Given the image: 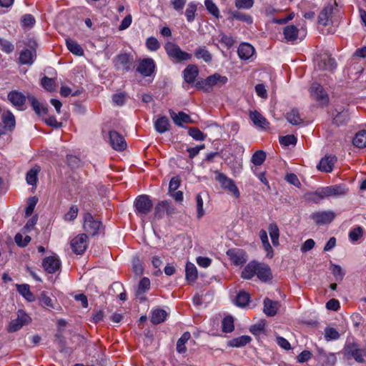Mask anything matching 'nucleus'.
Here are the masks:
<instances>
[{
  "instance_id": "1",
  "label": "nucleus",
  "mask_w": 366,
  "mask_h": 366,
  "mask_svg": "<svg viewBox=\"0 0 366 366\" xmlns=\"http://www.w3.org/2000/svg\"><path fill=\"white\" fill-rule=\"evenodd\" d=\"M164 49L168 57L175 63L189 61L192 58V54L182 50L180 46L173 41H167L164 44Z\"/></svg>"
},
{
  "instance_id": "2",
  "label": "nucleus",
  "mask_w": 366,
  "mask_h": 366,
  "mask_svg": "<svg viewBox=\"0 0 366 366\" xmlns=\"http://www.w3.org/2000/svg\"><path fill=\"white\" fill-rule=\"evenodd\" d=\"M83 218V229L85 234L91 236L97 235L102 229V222L95 219L89 212H86Z\"/></svg>"
},
{
  "instance_id": "3",
  "label": "nucleus",
  "mask_w": 366,
  "mask_h": 366,
  "mask_svg": "<svg viewBox=\"0 0 366 366\" xmlns=\"http://www.w3.org/2000/svg\"><path fill=\"white\" fill-rule=\"evenodd\" d=\"M135 212L137 216L145 217L152 209L153 204L149 196H138L134 201Z\"/></svg>"
},
{
  "instance_id": "4",
  "label": "nucleus",
  "mask_w": 366,
  "mask_h": 366,
  "mask_svg": "<svg viewBox=\"0 0 366 366\" xmlns=\"http://www.w3.org/2000/svg\"><path fill=\"white\" fill-rule=\"evenodd\" d=\"M215 180L217 181L222 189L228 190L231 192L235 198H239L240 197V192L238 187L236 186L234 181L224 174L220 172L218 170L214 171Z\"/></svg>"
},
{
  "instance_id": "5",
  "label": "nucleus",
  "mask_w": 366,
  "mask_h": 366,
  "mask_svg": "<svg viewBox=\"0 0 366 366\" xmlns=\"http://www.w3.org/2000/svg\"><path fill=\"white\" fill-rule=\"evenodd\" d=\"M113 63L117 70L127 72L132 70L134 59L129 54H120L114 59Z\"/></svg>"
},
{
  "instance_id": "6",
  "label": "nucleus",
  "mask_w": 366,
  "mask_h": 366,
  "mask_svg": "<svg viewBox=\"0 0 366 366\" xmlns=\"http://www.w3.org/2000/svg\"><path fill=\"white\" fill-rule=\"evenodd\" d=\"M31 317L23 310H19L17 317L10 322L7 330L9 332H14L19 330L24 325L31 322Z\"/></svg>"
},
{
  "instance_id": "7",
  "label": "nucleus",
  "mask_w": 366,
  "mask_h": 366,
  "mask_svg": "<svg viewBox=\"0 0 366 366\" xmlns=\"http://www.w3.org/2000/svg\"><path fill=\"white\" fill-rule=\"evenodd\" d=\"M336 7V1L328 3L320 11L318 16V23L322 26H328L332 24L333 11Z\"/></svg>"
},
{
  "instance_id": "8",
  "label": "nucleus",
  "mask_w": 366,
  "mask_h": 366,
  "mask_svg": "<svg viewBox=\"0 0 366 366\" xmlns=\"http://www.w3.org/2000/svg\"><path fill=\"white\" fill-rule=\"evenodd\" d=\"M88 236L86 234H80L74 237L70 242L72 251L76 254H82L88 247Z\"/></svg>"
},
{
  "instance_id": "9",
  "label": "nucleus",
  "mask_w": 366,
  "mask_h": 366,
  "mask_svg": "<svg viewBox=\"0 0 366 366\" xmlns=\"http://www.w3.org/2000/svg\"><path fill=\"white\" fill-rule=\"evenodd\" d=\"M345 355L353 357L358 362H363L366 357V351L359 347L356 343H348L345 347Z\"/></svg>"
},
{
  "instance_id": "10",
  "label": "nucleus",
  "mask_w": 366,
  "mask_h": 366,
  "mask_svg": "<svg viewBox=\"0 0 366 366\" xmlns=\"http://www.w3.org/2000/svg\"><path fill=\"white\" fill-rule=\"evenodd\" d=\"M312 97L322 105H326L329 102V97L322 85L315 82L310 87Z\"/></svg>"
},
{
  "instance_id": "11",
  "label": "nucleus",
  "mask_w": 366,
  "mask_h": 366,
  "mask_svg": "<svg viewBox=\"0 0 366 366\" xmlns=\"http://www.w3.org/2000/svg\"><path fill=\"white\" fill-rule=\"evenodd\" d=\"M317 65L316 67L319 70L322 71H333L337 64L334 58L327 54H324L318 56L316 59Z\"/></svg>"
},
{
  "instance_id": "12",
  "label": "nucleus",
  "mask_w": 366,
  "mask_h": 366,
  "mask_svg": "<svg viewBox=\"0 0 366 366\" xmlns=\"http://www.w3.org/2000/svg\"><path fill=\"white\" fill-rule=\"evenodd\" d=\"M335 217V214L332 211L316 212L310 215L311 219L317 225L329 224L333 221Z\"/></svg>"
},
{
  "instance_id": "13",
  "label": "nucleus",
  "mask_w": 366,
  "mask_h": 366,
  "mask_svg": "<svg viewBox=\"0 0 366 366\" xmlns=\"http://www.w3.org/2000/svg\"><path fill=\"white\" fill-rule=\"evenodd\" d=\"M227 255L234 265H242L247 262L246 252L239 248L229 249Z\"/></svg>"
},
{
  "instance_id": "14",
  "label": "nucleus",
  "mask_w": 366,
  "mask_h": 366,
  "mask_svg": "<svg viewBox=\"0 0 366 366\" xmlns=\"http://www.w3.org/2000/svg\"><path fill=\"white\" fill-rule=\"evenodd\" d=\"M155 69V63L151 58H145L139 61L137 71L144 76H149Z\"/></svg>"
},
{
  "instance_id": "15",
  "label": "nucleus",
  "mask_w": 366,
  "mask_h": 366,
  "mask_svg": "<svg viewBox=\"0 0 366 366\" xmlns=\"http://www.w3.org/2000/svg\"><path fill=\"white\" fill-rule=\"evenodd\" d=\"M110 144L117 151H123L127 147V143L124 137L116 131H110L109 133Z\"/></svg>"
},
{
  "instance_id": "16",
  "label": "nucleus",
  "mask_w": 366,
  "mask_h": 366,
  "mask_svg": "<svg viewBox=\"0 0 366 366\" xmlns=\"http://www.w3.org/2000/svg\"><path fill=\"white\" fill-rule=\"evenodd\" d=\"M27 97L23 93L13 90L8 94V99L10 102L19 110H23Z\"/></svg>"
},
{
  "instance_id": "17",
  "label": "nucleus",
  "mask_w": 366,
  "mask_h": 366,
  "mask_svg": "<svg viewBox=\"0 0 366 366\" xmlns=\"http://www.w3.org/2000/svg\"><path fill=\"white\" fill-rule=\"evenodd\" d=\"M42 266L46 272L54 274L60 269L61 262L57 257L50 256L43 259Z\"/></svg>"
},
{
  "instance_id": "18",
  "label": "nucleus",
  "mask_w": 366,
  "mask_h": 366,
  "mask_svg": "<svg viewBox=\"0 0 366 366\" xmlns=\"http://www.w3.org/2000/svg\"><path fill=\"white\" fill-rule=\"evenodd\" d=\"M323 194L326 197H340L345 195L348 189L346 188L345 185L342 184H335L326 187H323Z\"/></svg>"
},
{
  "instance_id": "19",
  "label": "nucleus",
  "mask_w": 366,
  "mask_h": 366,
  "mask_svg": "<svg viewBox=\"0 0 366 366\" xmlns=\"http://www.w3.org/2000/svg\"><path fill=\"white\" fill-rule=\"evenodd\" d=\"M165 213L167 214L174 213V208L171 207L170 202L167 200L161 201L156 205L154 214V217L160 219Z\"/></svg>"
},
{
  "instance_id": "20",
  "label": "nucleus",
  "mask_w": 366,
  "mask_h": 366,
  "mask_svg": "<svg viewBox=\"0 0 366 366\" xmlns=\"http://www.w3.org/2000/svg\"><path fill=\"white\" fill-rule=\"evenodd\" d=\"M199 74V69L195 64H189L183 71V77L185 82L193 84Z\"/></svg>"
},
{
  "instance_id": "21",
  "label": "nucleus",
  "mask_w": 366,
  "mask_h": 366,
  "mask_svg": "<svg viewBox=\"0 0 366 366\" xmlns=\"http://www.w3.org/2000/svg\"><path fill=\"white\" fill-rule=\"evenodd\" d=\"M280 307V303L277 301H273L268 297L264 300V312L268 317L274 316Z\"/></svg>"
},
{
  "instance_id": "22",
  "label": "nucleus",
  "mask_w": 366,
  "mask_h": 366,
  "mask_svg": "<svg viewBox=\"0 0 366 366\" xmlns=\"http://www.w3.org/2000/svg\"><path fill=\"white\" fill-rule=\"evenodd\" d=\"M336 161L337 158L335 156H326L320 161L317 167L320 171L331 172Z\"/></svg>"
},
{
  "instance_id": "23",
  "label": "nucleus",
  "mask_w": 366,
  "mask_h": 366,
  "mask_svg": "<svg viewBox=\"0 0 366 366\" xmlns=\"http://www.w3.org/2000/svg\"><path fill=\"white\" fill-rule=\"evenodd\" d=\"M237 53L241 59L247 60L254 55V48L248 43H242L239 46Z\"/></svg>"
},
{
  "instance_id": "24",
  "label": "nucleus",
  "mask_w": 366,
  "mask_h": 366,
  "mask_svg": "<svg viewBox=\"0 0 366 366\" xmlns=\"http://www.w3.org/2000/svg\"><path fill=\"white\" fill-rule=\"evenodd\" d=\"M257 276L259 280L264 282L272 278V274L269 267L259 262L257 269Z\"/></svg>"
},
{
  "instance_id": "25",
  "label": "nucleus",
  "mask_w": 366,
  "mask_h": 366,
  "mask_svg": "<svg viewBox=\"0 0 366 366\" xmlns=\"http://www.w3.org/2000/svg\"><path fill=\"white\" fill-rule=\"evenodd\" d=\"M258 267V262L256 261H252L249 262L243 269L241 273V277L245 280H250L255 275H257V269Z\"/></svg>"
},
{
  "instance_id": "26",
  "label": "nucleus",
  "mask_w": 366,
  "mask_h": 366,
  "mask_svg": "<svg viewBox=\"0 0 366 366\" xmlns=\"http://www.w3.org/2000/svg\"><path fill=\"white\" fill-rule=\"evenodd\" d=\"M207 81L209 88L210 92L212 90V87L214 86H222L224 85L227 81V77L224 76H221L219 74H214L213 75L209 76L207 78Z\"/></svg>"
},
{
  "instance_id": "27",
  "label": "nucleus",
  "mask_w": 366,
  "mask_h": 366,
  "mask_svg": "<svg viewBox=\"0 0 366 366\" xmlns=\"http://www.w3.org/2000/svg\"><path fill=\"white\" fill-rule=\"evenodd\" d=\"M36 56L35 51L26 49L21 51L19 61L21 64L31 65L33 64Z\"/></svg>"
},
{
  "instance_id": "28",
  "label": "nucleus",
  "mask_w": 366,
  "mask_h": 366,
  "mask_svg": "<svg viewBox=\"0 0 366 366\" xmlns=\"http://www.w3.org/2000/svg\"><path fill=\"white\" fill-rule=\"evenodd\" d=\"M1 120L4 124V128L12 131L16 126V119L14 115L10 111L4 112L1 115Z\"/></svg>"
},
{
  "instance_id": "29",
  "label": "nucleus",
  "mask_w": 366,
  "mask_h": 366,
  "mask_svg": "<svg viewBox=\"0 0 366 366\" xmlns=\"http://www.w3.org/2000/svg\"><path fill=\"white\" fill-rule=\"evenodd\" d=\"M170 115L172 118L174 124L179 127L182 126V123H192V120L189 115L183 112H179L177 114L173 112L170 111Z\"/></svg>"
},
{
  "instance_id": "30",
  "label": "nucleus",
  "mask_w": 366,
  "mask_h": 366,
  "mask_svg": "<svg viewBox=\"0 0 366 366\" xmlns=\"http://www.w3.org/2000/svg\"><path fill=\"white\" fill-rule=\"evenodd\" d=\"M259 238L261 239L264 249L267 252V257L269 259L272 258L274 256V250L270 243L269 242L267 233L264 229L260 230Z\"/></svg>"
},
{
  "instance_id": "31",
  "label": "nucleus",
  "mask_w": 366,
  "mask_h": 366,
  "mask_svg": "<svg viewBox=\"0 0 366 366\" xmlns=\"http://www.w3.org/2000/svg\"><path fill=\"white\" fill-rule=\"evenodd\" d=\"M249 117L253 122L254 124L257 127L266 129L269 125V122L267 121V119L257 111L251 112L249 114Z\"/></svg>"
},
{
  "instance_id": "32",
  "label": "nucleus",
  "mask_w": 366,
  "mask_h": 366,
  "mask_svg": "<svg viewBox=\"0 0 366 366\" xmlns=\"http://www.w3.org/2000/svg\"><path fill=\"white\" fill-rule=\"evenodd\" d=\"M154 127L156 131L160 134L166 132L170 127L169 119L165 116L158 118L154 122Z\"/></svg>"
},
{
  "instance_id": "33",
  "label": "nucleus",
  "mask_w": 366,
  "mask_h": 366,
  "mask_svg": "<svg viewBox=\"0 0 366 366\" xmlns=\"http://www.w3.org/2000/svg\"><path fill=\"white\" fill-rule=\"evenodd\" d=\"M350 119V114L348 109H342L340 112H337V114L334 115L333 123L337 127L347 124Z\"/></svg>"
},
{
  "instance_id": "34",
  "label": "nucleus",
  "mask_w": 366,
  "mask_h": 366,
  "mask_svg": "<svg viewBox=\"0 0 366 366\" xmlns=\"http://www.w3.org/2000/svg\"><path fill=\"white\" fill-rule=\"evenodd\" d=\"M194 54L197 59H203L206 63H210L212 60V55L205 46H198Z\"/></svg>"
},
{
  "instance_id": "35",
  "label": "nucleus",
  "mask_w": 366,
  "mask_h": 366,
  "mask_svg": "<svg viewBox=\"0 0 366 366\" xmlns=\"http://www.w3.org/2000/svg\"><path fill=\"white\" fill-rule=\"evenodd\" d=\"M287 120L292 125H300L303 123L298 109L293 108L286 114Z\"/></svg>"
},
{
  "instance_id": "36",
  "label": "nucleus",
  "mask_w": 366,
  "mask_h": 366,
  "mask_svg": "<svg viewBox=\"0 0 366 366\" xmlns=\"http://www.w3.org/2000/svg\"><path fill=\"white\" fill-rule=\"evenodd\" d=\"M190 338L191 334L189 332H185L182 334L177 342L176 350L178 353L184 354L187 352L186 343Z\"/></svg>"
},
{
  "instance_id": "37",
  "label": "nucleus",
  "mask_w": 366,
  "mask_h": 366,
  "mask_svg": "<svg viewBox=\"0 0 366 366\" xmlns=\"http://www.w3.org/2000/svg\"><path fill=\"white\" fill-rule=\"evenodd\" d=\"M27 99L31 104L33 109L37 115H41V114H46L48 109L46 107L41 105L39 101L32 95H28Z\"/></svg>"
},
{
  "instance_id": "38",
  "label": "nucleus",
  "mask_w": 366,
  "mask_h": 366,
  "mask_svg": "<svg viewBox=\"0 0 366 366\" xmlns=\"http://www.w3.org/2000/svg\"><path fill=\"white\" fill-rule=\"evenodd\" d=\"M298 29L295 25H288L284 28L285 38L289 41H293L297 39Z\"/></svg>"
},
{
  "instance_id": "39",
  "label": "nucleus",
  "mask_w": 366,
  "mask_h": 366,
  "mask_svg": "<svg viewBox=\"0 0 366 366\" xmlns=\"http://www.w3.org/2000/svg\"><path fill=\"white\" fill-rule=\"evenodd\" d=\"M185 275L186 280L188 282H194L197 279V269L193 263H187L185 268Z\"/></svg>"
},
{
  "instance_id": "40",
  "label": "nucleus",
  "mask_w": 366,
  "mask_h": 366,
  "mask_svg": "<svg viewBox=\"0 0 366 366\" xmlns=\"http://www.w3.org/2000/svg\"><path fill=\"white\" fill-rule=\"evenodd\" d=\"M252 338L248 335H242L236 338L232 339L228 342V345L233 347H240L246 345L250 341Z\"/></svg>"
},
{
  "instance_id": "41",
  "label": "nucleus",
  "mask_w": 366,
  "mask_h": 366,
  "mask_svg": "<svg viewBox=\"0 0 366 366\" xmlns=\"http://www.w3.org/2000/svg\"><path fill=\"white\" fill-rule=\"evenodd\" d=\"M167 316L165 310L162 309L154 310L152 313L151 322L154 325H158L163 322Z\"/></svg>"
},
{
  "instance_id": "42",
  "label": "nucleus",
  "mask_w": 366,
  "mask_h": 366,
  "mask_svg": "<svg viewBox=\"0 0 366 366\" xmlns=\"http://www.w3.org/2000/svg\"><path fill=\"white\" fill-rule=\"evenodd\" d=\"M67 49L70 52L76 56H83L84 50L81 46L74 40L68 39L66 40Z\"/></svg>"
},
{
  "instance_id": "43",
  "label": "nucleus",
  "mask_w": 366,
  "mask_h": 366,
  "mask_svg": "<svg viewBox=\"0 0 366 366\" xmlns=\"http://www.w3.org/2000/svg\"><path fill=\"white\" fill-rule=\"evenodd\" d=\"M16 290L26 300L32 302L34 300V295L30 291V287L27 284L16 285Z\"/></svg>"
},
{
  "instance_id": "44",
  "label": "nucleus",
  "mask_w": 366,
  "mask_h": 366,
  "mask_svg": "<svg viewBox=\"0 0 366 366\" xmlns=\"http://www.w3.org/2000/svg\"><path fill=\"white\" fill-rule=\"evenodd\" d=\"M268 231L269 233L270 238L272 239V244L274 247L279 245V237H280V230L277 224L276 223H271L269 224Z\"/></svg>"
},
{
  "instance_id": "45",
  "label": "nucleus",
  "mask_w": 366,
  "mask_h": 366,
  "mask_svg": "<svg viewBox=\"0 0 366 366\" xmlns=\"http://www.w3.org/2000/svg\"><path fill=\"white\" fill-rule=\"evenodd\" d=\"M40 172V167L36 166L28 171L26 176V182L30 185H36L38 179V174Z\"/></svg>"
},
{
  "instance_id": "46",
  "label": "nucleus",
  "mask_w": 366,
  "mask_h": 366,
  "mask_svg": "<svg viewBox=\"0 0 366 366\" xmlns=\"http://www.w3.org/2000/svg\"><path fill=\"white\" fill-rule=\"evenodd\" d=\"M353 144L358 148L366 147V130L357 132L352 140Z\"/></svg>"
},
{
  "instance_id": "47",
  "label": "nucleus",
  "mask_w": 366,
  "mask_h": 366,
  "mask_svg": "<svg viewBox=\"0 0 366 366\" xmlns=\"http://www.w3.org/2000/svg\"><path fill=\"white\" fill-rule=\"evenodd\" d=\"M249 300L250 296L247 292L244 291H240L237 295L236 304L239 307H245L248 305Z\"/></svg>"
},
{
  "instance_id": "48",
  "label": "nucleus",
  "mask_w": 366,
  "mask_h": 366,
  "mask_svg": "<svg viewBox=\"0 0 366 366\" xmlns=\"http://www.w3.org/2000/svg\"><path fill=\"white\" fill-rule=\"evenodd\" d=\"M222 328L224 332H231L234 329V319L232 316H227L222 322Z\"/></svg>"
},
{
  "instance_id": "49",
  "label": "nucleus",
  "mask_w": 366,
  "mask_h": 366,
  "mask_svg": "<svg viewBox=\"0 0 366 366\" xmlns=\"http://www.w3.org/2000/svg\"><path fill=\"white\" fill-rule=\"evenodd\" d=\"M229 14L231 15L232 19H235L247 24L252 23V18L249 15L245 14L238 11H229Z\"/></svg>"
},
{
  "instance_id": "50",
  "label": "nucleus",
  "mask_w": 366,
  "mask_h": 366,
  "mask_svg": "<svg viewBox=\"0 0 366 366\" xmlns=\"http://www.w3.org/2000/svg\"><path fill=\"white\" fill-rule=\"evenodd\" d=\"M266 159V153L262 150L255 152L252 157V162L255 166H260L263 164Z\"/></svg>"
},
{
  "instance_id": "51",
  "label": "nucleus",
  "mask_w": 366,
  "mask_h": 366,
  "mask_svg": "<svg viewBox=\"0 0 366 366\" xmlns=\"http://www.w3.org/2000/svg\"><path fill=\"white\" fill-rule=\"evenodd\" d=\"M197 10V6L196 4L193 2H190L186 9L185 16L187 17V20L189 22H192L194 20L196 11Z\"/></svg>"
},
{
  "instance_id": "52",
  "label": "nucleus",
  "mask_w": 366,
  "mask_h": 366,
  "mask_svg": "<svg viewBox=\"0 0 366 366\" xmlns=\"http://www.w3.org/2000/svg\"><path fill=\"white\" fill-rule=\"evenodd\" d=\"M188 134L194 139L198 141H203L207 137V135L200 131V129H199L197 127H190L188 130Z\"/></svg>"
},
{
  "instance_id": "53",
  "label": "nucleus",
  "mask_w": 366,
  "mask_h": 366,
  "mask_svg": "<svg viewBox=\"0 0 366 366\" xmlns=\"http://www.w3.org/2000/svg\"><path fill=\"white\" fill-rule=\"evenodd\" d=\"M330 270L337 280L342 281L343 280L345 272L340 265L331 263Z\"/></svg>"
},
{
  "instance_id": "54",
  "label": "nucleus",
  "mask_w": 366,
  "mask_h": 366,
  "mask_svg": "<svg viewBox=\"0 0 366 366\" xmlns=\"http://www.w3.org/2000/svg\"><path fill=\"white\" fill-rule=\"evenodd\" d=\"M41 86L49 92H53L56 89V84L54 79L44 76L41 81Z\"/></svg>"
},
{
  "instance_id": "55",
  "label": "nucleus",
  "mask_w": 366,
  "mask_h": 366,
  "mask_svg": "<svg viewBox=\"0 0 366 366\" xmlns=\"http://www.w3.org/2000/svg\"><path fill=\"white\" fill-rule=\"evenodd\" d=\"M37 202L38 198L36 197H31L28 199L27 206L25 209V216L26 217L31 215Z\"/></svg>"
},
{
  "instance_id": "56",
  "label": "nucleus",
  "mask_w": 366,
  "mask_h": 366,
  "mask_svg": "<svg viewBox=\"0 0 366 366\" xmlns=\"http://www.w3.org/2000/svg\"><path fill=\"white\" fill-rule=\"evenodd\" d=\"M362 234H363L362 228L361 227H357L352 229L349 232V238L352 242H357L362 237Z\"/></svg>"
},
{
  "instance_id": "57",
  "label": "nucleus",
  "mask_w": 366,
  "mask_h": 366,
  "mask_svg": "<svg viewBox=\"0 0 366 366\" xmlns=\"http://www.w3.org/2000/svg\"><path fill=\"white\" fill-rule=\"evenodd\" d=\"M205 6L208 11L212 14L214 16L219 18V9L216 6L212 0H205L204 1Z\"/></svg>"
},
{
  "instance_id": "58",
  "label": "nucleus",
  "mask_w": 366,
  "mask_h": 366,
  "mask_svg": "<svg viewBox=\"0 0 366 366\" xmlns=\"http://www.w3.org/2000/svg\"><path fill=\"white\" fill-rule=\"evenodd\" d=\"M308 199L315 203H319L322 199L326 198V197L323 194L322 188L317 190L315 192L308 194Z\"/></svg>"
},
{
  "instance_id": "59",
  "label": "nucleus",
  "mask_w": 366,
  "mask_h": 366,
  "mask_svg": "<svg viewBox=\"0 0 366 366\" xmlns=\"http://www.w3.org/2000/svg\"><path fill=\"white\" fill-rule=\"evenodd\" d=\"M1 49L6 54H11L14 50V46L8 40L0 37Z\"/></svg>"
},
{
  "instance_id": "60",
  "label": "nucleus",
  "mask_w": 366,
  "mask_h": 366,
  "mask_svg": "<svg viewBox=\"0 0 366 366\" xmlns=\"http://www.w3.org/2000/svg\"><path fill=\"white\" fill-rule=\"evenodd\" d=\"M325 337L327 340H337L340 337V334L333 327H326L325 330Z\"/></svg>"
},
{
  "instance_id": "61",
  "label": "nucleus",
  "mask_w": 366,
  "mask_h": 366,
  "mask_svg": "<svg viewBox=\"0 0 366 366\" xmlns=\"http://www.w3.org/2000/svg\"><path fill=\"white\" fill-rule=\"evenodd\" d=\"M146 46L150 51H155L160 47V44L155 37H149L146 41Z\"/></svg>"
},
{
  "instance_id": "62",
  "label": "nucleus",
  "mask_w": 366,
  "mask_h": 366,
  "mask_svg": "<svg viewBox=\"0 0 366 366\" xmlns=\"http://www.w3.org/2000/svg\"><path fill=\"white\" fill-rule=\"evenodd\" d=\"M280 143L286 147L291 144L295 145L297 143V138L293 134L281 137H280Z\"/></svg>"
},
{
  "instance_id": "63",
  "label": "nucleus",
  "mask_w": 366,
  "mask_h": 366,
  "mask_svg": "<svg viewBox=\"0 0 366 366\" xmlns=\"http://www.w3.org/2000/svg\"><path fill=\"white\" fill-rule=\"evenodd\" d=\"M79 209L76 205L70 207L69 210L64 214V219L66 221L74 220L78 214Z\"/></svg>"
},
{
  "instance_id": "64",
  "label": "nucleus",
  "mask_w": 366,
  "mask_h": 366,
  "mask_svg": "<svg viewBox=\"0 0 366 366\" xmlns=\"http://www.w3.org/2000/svg\"><path fill=\"white\" fill-rule=\"evenodd\" d=\"M41 305L44 308H53L54 305L51 299L46 295L45 292H42L39 297Z\"/></svg>"
}]
</instances>
